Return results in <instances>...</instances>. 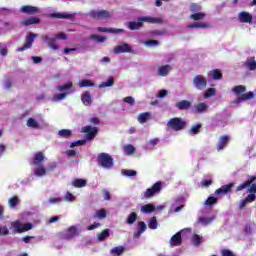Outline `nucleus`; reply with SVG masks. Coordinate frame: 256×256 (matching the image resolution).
I'll list each match as a JSON object with an SVG mask.
<instances>
[{
  "mask_svg": "<svg viewBox=\"0 0 256 256\" xmlns=\"http://www.w3.org/2000/svg\"><path fill=\"white\" fill-rule=\"evenodd\" d=\"M255 181H256V176L251 175L250 177H248V179L245 182H243L242 184L237 186L236 192H240V191H244L245 189H248V193H250L242 201H246V202H250V203L255 202V200H256V183H255Z\"/></svg>",
  "mask_w": 256,
  "mask_h": 256,
  "instance_id": "1",
  "label": "nucleus"
},
{
  "mask_svg": "<svg viewBox=\"0 0 256 256\" xmlns=\"http://www.w3.org/2000/svg\"><path fill=\"white\" fill-rule=\"evenodd\" d=\"M81 133H86V139L83 140H78L76 142L70 143V148L74 149L75 147L78 146H83L86 144V140L92 141L96 138L97 133H99V129L97 127L93 126H85L81 128Z\"/></svg>",
  "mask_w": 256,
  "mask_h": 256,
  "instance_id": "2",
  "label": "nucleus"
},
{
  "mask_svg": "<svg viewBox=\"0 0 256 256\" xmlns=\"http://www.w3.org/2000/svg\"><path fill=\"white\" fill-rule=\"evenodd\" d=\"M143 23L162 24L163 19L151 16H143L138 18V22H128V29H130V31H136L144 26Z\"/></svg>",
  "mask_w": 256,
  "mask_h": 256,
  "instance_id": "3",
  "label": "nucleus"
},
{
  "mask_svg": "<svg viewBox=\"0 0 256 256\" xmlns=\"http://www.w3.org/2000/svg\"><path fill=\"white\" fill-rule=\"evenodd\" d=\"M186 125L187 122L179 117L171 118L169 119L168 123H166V127H168V129L172 131H182L184 130Z\"/></svg>",
  "mask_w": 256,
  "mask_h": 256,
  "instance_id": "4",
  "label": "nucleus"
},
{
  "mask_svg": "<svg viewBox=\"0 0 256 256\" xmlns=\"http://www.w3.org/2000/svg\"><path fill=\"white\" fill-rule=\"evenodd\" d=\"M97 163L100 167L110 169L114 165L113 158H111L110 154L102 152L97 156Z\"/></svg>",
  "mask_w": 256,
  "mask_h": 256,
  "instance_id": "5",
  "label": "nucleus"
},
{
  "mask_svg": "<svg viewBox=\"0 0 256 256\" xmlns=\"http://www.w3.org/2000/svg\"><path fill=\"white\" fill-rule=\"evenodd\" d=\"M10 226L15 229L14 233L23 234L33 229V224L28 222L23 224L20 220L10 223Z\"/></svg>",
  "mask_w": 256,
  "mask_h": 256,
  "instance_id": "6",
  "label": "nucleus"
},
{
  "mask_svg": "<svg viewBox=\"0 0 256 256\" xmlns=\"http://www.w3.org/2000/svg\"><path fill=\"white\" fill-rule=\"evenodd\" d=\"M163 189L162 182H155L152 187L146 189V192L143 193V199H151L155 195L159 194Z\"/></svg>",
  "mask_w": 256,
  "mask_h": 256,
  "instance_id": "7",
  "label": "nucleus"
},
{
  "mask_svg": "<svg viewBox=\"0 0 256 256\" xmlns=\"http://www.w3.org/2000/svg\"><path fill=\"white\" fill-rule=\"evenodd\" d=\"M37 34H34L33 32H30L28 36L24 38V45L17 48V52H23L27 49H31L33 47L34 39H36Z\"/></svg>",
  "mask_w": 256,
  "mask_h": 256,
  "instance_id": "8",
  "label": "nucleus"
},
{
  "mask_svg": "<svg viewBox=\"0 0 256 256\" xmlns=\"http://www.w3.org/2000/svg\"><path fill=\"white\" fill-rule=\"evenodd\" d=\"M88 16L94 20H104L111 17L110 12L107 10H91Z\"/></svg>",
  "mask_w": 256,
  "mask_h": 256,
  "instance_id": "9",
  "label": "nucleus"
},
{
  "mask_svg": "<svg viewBox=\"0 0 256 256\" xmlns=\"http://www.w3.org/2000/svg\"><path fill=\"white\" fill-rule=\"evenodd\" d=\"M193 86H195L196 90L203 91L207 87V80L203 75H196L193 78Z\"/></svg>",
  "mask_w": 256,
  "mask_h": 256,
  "instance_id": "10",
  "label": "nucleus"
},
{
  "mask_svg": "<svg viewBox=\"0 0 256 256\" xmlns=\"http://www.w3.org/2000/svg\"><path fill=\"white\" fill-rule=\"evenodd\" d=\"M255 97V93L248 92V93H242L237 97L236 99L232 100V104L239 105L242 102H245L247 100H251Z\"/></svg>",
  "mask_w": 256,
  "mask_h": 256,
  "instance_id": "11",
  "label": "nucleus"
},
{
  "mask_svg": "<svg viewBox=\"0 0 256 256\" xmlns=\"http://www.w3.org/2000/svg\"><path fill=\"white\" fill-rule=\"evenodd\" d=\"M113 53L116 55H119L122 53H132V47L128 43H124L114 47Z\"/></svg>",
  "mask_w": 256,
  "mask_h": 256,
  "instance_id": "12",
  "label": "nucleus"
},
{
  "mask_svg": "<svg viewBox=\"0 0 256 256\" xmlns=\"http://www.w3.org/2000/svg\"><path fill=\"white\" fill-rule=\"evenodd\" d=\"M234 183H229L227 185L221 186L219 189L215 190V195H226L233 191Z\"/></svg>",
  "mask_w": 256,
  "mask_h": 256,
  "instance_id": "13",
  "label": "nucleus"
},
{
  "mask_svg": "<svg viewBox=\"0 0 256 256\" xmlns=\"http://www.w3.org/2000/svg\"><path fill=\"white\" fill-rule=\"evenodd\" d=\"M169 245L171 247H180L182 245L181 232H176V234L172 235L169 240Z\"/></svg>",
  "mask_w": 256,
  "mask_h": 256,
  "instance_id": "14",
  "label": "nucleus"
},
{
  "mask_svg": "<svg viewBox=\"0 0 256 256\" xmlns=\"http://www.w3.org/2000/svg\"><path fill=\"white\" fill-rule=\"evenodd\" d=\"M21 13L27 14V15H36L39 13V8L36 6H30V5H24L20 8Z\"/></svg>",
  "mask_w": 256,
  "mask_h": 256,
  "instance_id": "15",
  "label": "nucleus"
},
{
  "mask_svg": "<svg viewBox=\"0 0 256 256\" xmlns=\"http://www.w3.org/2000/svg\"><path fill=\"white\" fill-rule=\"evenodd\" d=\"M45 161V156H44V152H36V154H34V158L32 160V165L36 166V167H41L42 163H44Z\"/></svg>",
  "mask_w": 256,
  "mask_h": 256,
  "instance_id": "16",
  "label": "nucleus"
},
{
  "mask_svg": "<svg viewBox=\"0 0 256 256\" xmlns=\"http://www.w3.org/2000/svg\"><path fill=\"white\" fill-rule=\"evenodd\" d=\"M147 226L143 221L138 222V226H136V232L133 233V238L139 239L140 236L146 231Z\"/></svg>",
  "mask_w": 256,
  "mask_h": 256,
  "instance_id": "17",
  "label": "nucleus"
},
{
  "mask_svg": "<svg viewBox=\"0 0 256 256\" xmlns=\"http://www.w3.org/2000/svg\"><path fill=\"white\" fill-rule=\"evenodd\" d=\"M240 23H251L253 20V16L247 11H242L238 15Z\"/></svg>",
  "mask_w": 256,
  "mask_h": 256,
  "instance_id": "18",
  "label": "nucleus"
},
{
  "mask_svg": "<svg viewBox=\"0 0 256 256\" xmlns=\"http://www.w3.org/2000/svg\"><path fill=\"white\" fill-rule=\"evenodd\" d=\"M176 108L179 109V111H188L192 108V102L189 100H182L176 103Z\"/></svg>",
  "mask_w": 256,
  "mask_h": 256,
  "instance_id": "19",
  "label": "nucleus"
},
{
  "mask_svg": "<svg viewBox=\"0 0 256 256\" xmlns=\"http://www.w3.org/2000/svg\"><path fill=\"white\" fill-rule=\"evenodd\" d=\"M41 23V19L37 17H29L21 21V26L28 27L30 25H37Z\"/></svg>",
  "mask_w": 256,
  "mask_h": 256,
  "instance_id": "20",
  "label": "nucleus"
},
{
  "mask_svg": "<svg viewBox=\"0 0 256 256\" xmlns=\"http://www.w3.org/2000/svg\"><path fill=\"white\" fill-rule=\"evenodd\" d=\"M208 109H209V105L201 102V103H198L197 105H195V109H193V113L204 114L207 112Z\"/></svg>",
  "mask_w": 256,
  "mask_h": 256,
  "instance_id": "21",
  "label": "nucleus"
},
{
  "mask_svg": "<svg viewBox=\"0 0 256 256\" xmlns=\"http://www.w3.org/2000/svg\"><path fill=\"white\" fill-rule=\"evenodd\" d=\"M76 236H77V227L70 226L69 229H67L66 234L62 236V239L71 240Z\"/></svg>",
  "mask_w": 256,
  "mask_h": 256,
  "instance_id": "22",
  "label": "nucleus"
},
{
  "mask_svg": "<svg viewBox=\"0 0 256 256\" xmlns=\"http://www.w3.org/2000/svg\"><path fill=\"white\" fill-rule=\"evenodd\" d=\"M81 102L84 106H91L93 104V99L91 98V93L88 91L81 94Z\"/></svg>",
  "mask_w": 256,
  "mask_h": 256,
  "instance_id": "23",
  "label": "nucleus"
},
{
  "mask_svg": "<svg viewBox=\"0 0 256 256\" xmlns=\"http://www.w3.org/2000/svg\"><path fill=\"white\" fill-rule=\"evenodd\" d=\"M243 66L248 69V71H255L256 70V60L255 57H251L246 59V61L243 63Z\"/></svg>",
  "mask_w": 256,
  "mask_h": 256,
  "instance_id": "24",
  "label": "nucleus"
},
{
  "mask_svg": "<svg viewBox=\"0 0 256 256\" xmlns=\"http://www.w3.org/2000/svg\"><path fill=\"white\" fill-rule=\"evenodd\" d=\"M43 41L47 42L48 47L53 50H59L58 44H56L55 38H49L48 36H42Z\"/></svg>",
  "mask_w": 256,
  "mask_h": 256,
  "instance_id": "25",
  "label": "nucleus"
},
{
  "mask_svg": "<svg viewBox=\"0 0 256 256\" xmlns=\"http://www.w3.org/2000/svg\"><path fill=\"white\" fill-rule=\"evenodd\" d=\"M228 143H229V137L226 135L221 136L217 144V151H221L225 149Z\"/></svg>",
  "mask_w": 256,
  "mask_h": 256,
  "instance_id": "26",
  "label": "nucleus"
},
{
  "mask_svg": "<svg viewBox=\"0 0 256 256\" xmlns=\"http://www.w3.org/2000/svg\"><path fill=\"white\" fill-rule=\"evenodd\" d=\"M172 70L170 65H163L162 67L158 68V76H168V73Z\"/></svg>",
  "mask_w": 256,
  "mask_h": 256,
  "instance_id": "27",
  "label": "nucleus"
},
{
  "mask_svg": "<svg viewBox=\"0 0 256 256\" xmlns=\"http://www.w3.org/2000/svg\"><path fill=\"white\" fill-rule=\"evenodd\" d=\"M209 24L206 22H196L194 24L188 25V29H208Z\"/></svg>",
  "mask_w": 256,
  "mask_h": 256,
  "instance_id": "28",
  "label": "nucleus"
},
{
  "mask_svg": "<svg viewBox=\"0 0 256 256\" xmlns=\"http://www.w3.org/2000/svg\"><path fill=\"white\" fill-rule=\"evenodd\" d=\"M150 119H151V113L150 112H143V113L138 115V122L140 124H145Z\"/></svg>",
  "mask_w": 256,
  "mask_h": 256,
  "instance_id": "29",
  "label": "nucleus"
},
{
  "mask_svg": "<svg viewBox=\"0 0 256 256\" xmlns=\"http://www.w3.org/2000/svg\"><path fill=\"white\" fill-rule=\"evenodd\" d=\"M72 87H73V83L69 82V83L62 84V85L56 87V90H58L59 92H62V93H67V91L71 90Z\"/></svg>",
  "mask_w": 256,
  "mask_h": 256,
  "instance_id": "30",
  "label": "nucleus"
},
{
  "mask_svg": "<svg viewBox=\"0 0 256 256\" xmlns=\"http://www.w3.org/2000/svg\"><path fill=\"white\" fill-rule=\"evenodd\" d=\"M36 170H34V176L36 177H44L47 174V169L44 166H36Z\"/></svg>",
  "mask_w": 256,
  "mask_h": 256,
  "instance_id": "31",
  "label": "nucleus"
},
{
  "mask_svg": "<svg viewBox=\"0 0 256 256\" xmlns=\"http://www.w3.org/2000/svg\"><path fill=\"white\" fill-rule=\"evenodd\" d=\"M202 127H203V124L201 123L191 126V129L189 130V134L191 136L198 135Z\"/></svg>",
  "mask_w": 256,
  "mask_h": 256,
  "instance_id": "32",
  "label": "nucleus"
},
{
  "mask_svg": "<svg viewBox=\"0 0 256 256\" xmlns=\"http://www.w3.org/2000/svg\"><path fill=\"white\" fill-rule=\"evenodd\" d=\"M247 91V87L244 85H237L232 88V92L236 95L244 94Z\"/></svg>",
  "mask_w": 256,
  "mask_h": 256,
  "instance_id": "33",
  "label": "nucleus"
},
{
  "mask_svg": "<svg viewBox=\"0 0 256 256\" xmlns=\"http://www.w3.org/2000/svg\"><path fill=\"white\" fill-rule=\"evenodd\" d=\"M138 219V215L136 212H132L130 214H128L127 220H125V223H127L128 225H132L135 224V222H137Z\"/></svg>",
  "mask_w": 256,
  "mask_h": 256,
  "instance_id": "34",
  "label": "nucleus"
},
{
  "mask_svg": "<svg viewBox=\"0 0 256 256\" xmlns=\"http://www.w3.org/2000/svg\"><path fill=\"white\" fill-rule=\"evenodd\" d=\"M73 187L75 188H83L86 187V180L81 178H76L72 182Z\"/></svg>",
  "mask_w": 256,
  "mask_h": 256,
  "instance_id": "35",
  "label": "nucleus"
},
{
  "mask_svg": "<svg viewBox=\"0 0 256 256\" xmlns=\"http://www.w3.org/2000/svg\"><path fill=\"white\" fill-rule=\"evenodd\" d=\"M155 211L154 204H144V206H141V212L149 214L153 213Z\"/></svg>",
  "mask_w": 256,
  "mask_h": 256,
  "instance_id": "36",
  "label": "nucleus"
},
{
  "mask_svg": "<svg viewBox=\"0 0 256 256\" xmlns=\"http://www.w3.org/2000/svg\"><path fill=\"white\" fill-rule=\"evenodd\" d=\"M108 237H110V230L109 229H105L102 232L97 234V239L98 241L102 242L105 239H107Z\"/></svg>",
  "mask_w": 256,
  "mask_h": 256,
  "instance_id": "37",
  "label": "nucleus"
},
{
  "mask_svg": "<svg viewBox=\"0 0 256 256\" xmlns=\"http://www.w3.org/2000/svg\"><path fill=\"white\" fill-rule=\"evenodd\" d=\"M125 251V248L123 246H117L111 249L110 253L114 256H121Z\"/></svg>",
  "mask_w": 256,
  "mask_h": 256,
  "instance_id": "38",
  "label": "nucleus"
},
{
  "mask_svg": "<svg viewBox=\"0 0 256 256\" xmlns=\"http://www.w3.org/2000/svg\"><path fill=\"white\" fill-rule=\"evenodd\" d=\"M58 135L59 137H62L64 139H69L70 137H72V131L69 129H62L59 130Z\"/></svg>",
  "mask_w": 256,
  "mask_h": 256,
  "instance_id": "39",
  "label": "nucleus"
},
{
  "mask_svg": "<svg viewBox=\"0 0 256 256\" xmlns=\"http://www.w3.org/2000/svg\"><path fill=\"white\" fill-rule=\"evenodd\" d=\"M26 126H28L29 128H32V129L40 128L39 123H37V121L33 118H28V120L26 121Z\"/></svg>",
  "mask_w": 256,
  "mask_h": 256,
  "instance_id": "40",
  "label": "nucleus"
},
{
  "mask_svg": "<svg viewBox=\"0 0 256 256\" xmlns=\"http://www.w3.org/2000/svg\"><path fill=\"white\" fill-rule=\"evenodd\" d=\"M206 18V13L204 12H198V13H193L190 15L191 20L199 21Z\"/></svg>",
  "mask_w": 256,
  "mask_h": 256,
  "instance_id": "41",
  "label": "nucleus"
},
{
  "mask_svg": "<svg viewBox=\"0 0 256 256\" xmlns=\"http://www.w3.org/2000/svg\"><path fill=\"white\" fill-rule=\"evenodd\" d=\"M79 86L80 88H89V87H94V83L90 79H83L80 81Z\"/></svg>",
  "mask_w": 256,
  "mask_h": 256,
  "instance_id": "42",
  "label": "nucleus"
},
{
  "mask_svg": "<svg viewBox=\"0 0 256 256\" xmlns=\"http://www.w3.org/2000/svg\"><path fill=\"white\" fill-rule=\"evenodd\" d=\"M51 17L59 18V19H72V18H74V15H72V14H62V13H53V14H51Z\"/></svg>",
  "mask_w": 256,
  "mask_h": 256,
  "instance_id": "43",
  "label": "nucleus"
},
{
  "mask_svg": "<svg viewBox=\"0 0 256 256\" xmlns=\"http://www.w3.org/2000/svg\"><path fill=\"white\" fill-rule=\"evenodd\" d=\"M217 203H218V198L210 196L209 198H207L206 201H204V206L211 207L212 205H216Z\"/></svg>",
  "mask_w": 256,
  "mask_h": 256,
  "instance_id": "44",
  "label": "nucleus"
},
{
  "mask_svg": "<svg viewBox=\"0 0 256 256\" xmlns=\"http://www.w3.org/2000/svg\"><path fill=\"white\" fill-rule=\"evenodd\" d=\"M115 85V80L113 78H108L105 82L98 85V88H108Z\"/></svg>",
  "mask_w": 256,
  "mask_h": 256,
  "instance_id": "45",
  "label": "nucleus"
},
{
  "mask_svg": "<svg viewBox=\"0 0 256 256\" xmlns=\"http://www.w3.org/2000/svg\"><path fill=\"white\" fill-rule=\"evenodd\" d=\"M67 95H69L68 92H62V93H59V94H54L53 95V101L54 102H59L61 100H64V99H66Z\"/></svg>",
  "mask_w": 256,
  "mask_h": 256,
  "instance_id": "46",
  "label": "nucleus"
},
{
  "mask_svg": "<svg viewBox=\"0 0 256 256\" xmlns=\"http://www.w3.org/2000/svg\"><path fill=\"white\" fill-rule=\"evenodd\" d=\"M124 153L127 154V156H132L135 153V147L132 146V144L125 145Z\"/></svg>",
  "mask_w": 256,
  "mask_h": 256,
  "instance_id": "47",
  "label": "nucleus"
},
{
  "mask_svg": "<svg viewBox=\"0 0 256 256\" xmlns=\"http://www.w3.org/2000/svg\"><path fill=\"white\" fill-rule=\"evenodd\" d=\"M201 10H203V6H201V4H198V3L190 4V12L191 13H198Z\"/></svg>",
  "mask_w": 256,
  "mask_h": 256,
  "instance_id": "48",
  "label": "nucleus"
},
{
  "mask_svg": "<svg viewBox=\"0 0 256 256\" xmlns=\"http://www.w3.org/2000/svg\"><path fill=\"white\" fill-rule=\"evenodd\" d=\"M223 78V74H221V71L219 69H215L212 71V79L217 81L221 80Z\"/></svg>",
  "mask_w": 256,
  "mask_h": 256,
  "instance_id": "49",
  "label": "nucleus"
},
{
  "mask_svg": "<svg viewBox=\"0 0 256 256\" xmlns=\"http://www.w3.org/2000/svg\"><path fill=\"white\" fill-rule=\"evenodd\" d=\"M148 227H149V229H152V230L157 229V227H158L157 218H155V217L150 218Z\"/></svg>",
  "mask_w": 256,
  "mask_h": 256,
  "instance_id": "50",
  "label": "nucleus"
},
{
  "mask_svg": "<svg viewBox=\"0 0 256 256\" xmlns=\"http://www.w3.org/2000/svg\"><path fill=\"white\" fill-rule=\"evenodd\" d=\"M19 205V198L17 196H14L9 199V206L12 208L17 207Z\"/></svg>",
  "mask_w": 256,
  "mask_h": 256,
  "instance_id": "51",
  "label": "nucleus"
},
{
  "mask_svg": "<svg viewBox=\"0 0 256 256\" xmlns=\"http://www.w3.org/2000/svg\"><path fill=\"white\" fill-rule=\"evenodd\" d=\"M216 91L215 88H209L206 90V93H204V99H209L215 95Z\"/></svg>",
  "mask_w": 256,
  "mask_h": 256,
  "instance_id": "52",
  "label": "nucleus"
},
{
  "mask_svg": "<svg viewBox=\"0 0 256 256\" xmlns=\"http://www.w3.org/2000/svg\"><path fill=\"white\" fill-rule=\"evenodd\" d=\"M214 221V218L201 217L198 219V222L204 225H209Z\"/></svg>",
  "mask_w": 256,
  "mask_h": 256,
  "instance_id": "53",
  "label": "nucleus"
},
{
  "mask_svg": "<svg viewBox=\"0 0 256 256\" xmlns=\"http://www.w3.org/2000/svg\"><path fill=\"white\" fill-rule=\"evenodd\" d=\"M125 177H135L137 176L136 170H125L124 173Z\"/></svg>",
  "mask_w": 256,
  "mask_h": 256,
  "instance_id": "54",
  "label": "nucleus"
},
{
  "mask_svg": "<svg viewBox=\"0 0 256 256\" xmlns=\"http://www.w3.org/2000/svg\"><path fill=\"white\" fill-rule=\"evenodd\" d=\"M91 39H94L95 41H97L98 43H103L106 38L105 37H102V36H98L96 34H92L91 35Z\"/></svg>",
  "mask_w": 256,
  "mask_h": 256,
  "instance_id": "55",
  "label": "nucleus"
},
{
  "mask_svg": "<svg viewBox=\"0 0 256 256\" xmlns=\"http://www.w3.org/2000/svg\"><path fill=\"white\" fill-rule=\"evenodd\" d=\"M201 237L198 234L193 235V245L199 246L201 245Z\"/></svg>",
  "mask_w": 256,
  "mask_h": 256,
  "instance_id": "56",
  "label": "nucleus"
},
{
  "mask_svg": "<svg viewBox=\"0 0 256 256\" xmlns=\"http://www.w3.org/2000/svg\"><path fill=\"white\" fill-rule=\"evenodd\" d=\"M107 217V212L104 209H100L97 211V218L98 219H105Z\"/></svg>",
  "mask_w": 256,
  "mask_h": 256,
  "instance_id": "57",
  "label": "nucleus"
},
{
  "mask_svg": "<svg viewBox=\"0 0 256 256\" xmlns=\"http://www.w3.org/2000/svg\"><path fill=\"white\" fill-rule=\"evenodd\" d=\"M221 256H236L233 251L229 249H223L221 250Z\"/></svg>",
  "mask_w": 256,
  "mask_h": 256,
  "instance_id": "58",
  "label": "nucleus"
},
{
  "mask_svg": "<svg viewBox=\"0 0 256 256\" xmlns=\"http://www.w3.org/2000/svg\"><path fill=\"white\" fill-rule=\"evenodd\" d=\"M124 103L128 105L135 104V99L132 96H127L124 98Z\"/></svg>",
  "mask_w": 256,
  "mask_h": 256,
  "instance_id": "59",
  "label": "nucleus"
},
{
  "mask_svg": "<svg viewBox=\"0 0 256 256\" xmlns=\"http://www.w3.org/2000/svg\"><path fill=\"white\" fill-rule=\"evenodd\" d=\"M64 200L69 201V202H74L75 197L72 193L67 192L66 196L64 197Z\"/></svg>",
  "mask_w": 256,
  "mask_h": 256,
  "instance_id": "60",
  "label": "nucleus"
},
{
  "mask_svg": "<svg viewBox=\"0 0 256 256\" xmlns=\"http://www.w3.org/2000/svg\"><path fill=\"white\" fill-rule=\"evenodd\" d=\"M97 31L102 33H111L113 32V28L98 27Z\"/></svg>",
  "mask_w": 256,
  "mask_h": 256,
  "instance_id": "61",
  "label": "nucleus"
},
{
  "mask_svg": "<svg viewBox=\"0 0 256 256\" xmlns=\"http://www.w3.org/2000/svg\"><path fill=\"white\" fill-rule=\"evenodd\" d=\"M103 199L105 201H110L111 200V194L109 191L107 190H103Z\"/></svg>",
  "mask_w": 256,
  "mask_h": 256,
  "instance_id": "62",
  "label": "nucleus"
},
{
  "mask_svg": "<svg viewBox=\"0 0 256 256\" xmlns=\"http://www.w3.org/2000/svg\"><path fill=\"white\" fill-rule=\"evenodd\" d=\"M146 46H158L159 45V41L157 40H148L145 42Z\"/></svg>",
  "mask_w": 256,
  "mask_h": 256,
  "instance_id": "63",
  "label": "nucleus"
},
{
  "mask_svg": "<svg viewBox=\"0 0 256 256\" xmlns=\"http://www.w3.org/2000/svg\"><path fill=\"white\" fill-rule=\"evenodd\" d=\"M49 202L51 204L61 203V202H63V198H59V197L58 198H50Z\"/></svg>",
  "mask_w": 256,
  "mask_h": 256,
  "instance_id": "64",
  "label": "nucleus"
}]
</instances>
